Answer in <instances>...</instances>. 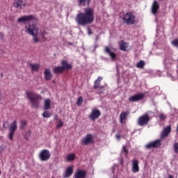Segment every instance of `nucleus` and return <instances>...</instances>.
I'll list each match as a JSON object with an SVG mask.
<instances>
[{
  "label": "nucleus",
  "instance_id": "nucleus-11",
  "mask_svg": "<svg viewBox=\"0 0 178 178\" xmlns=\"http://www.w3.org/2000/svg\"><path fill=\"white\" fill-rule=\"evenodd\" d=\"M13 5L15 7V8L21 10H23L25 8V7L30 6V4L24 2V0H15Z\"/></svg>",
  "mask_w": 178,
  "mask_h": 178
},
{
  "label": "nucleus",
  "instance_id": "nucleus-28",
  "mask_svg": "<svg viewBox=\"0 0 178 178\" xmlns=\"http://www.w3.org/2000/svg\"><path fill=\"white\" fill-rule=\"evenodd\" d=\"M29 67H31V70L32 71H36L38 72L40 69V65L39 64H29Z\"/></svg>",
  "mask_w": 178,
  "mask_h": 178
},
{
  "label": "nucleus",
  "instance_id": "nucleus-12",
  "mask_svg": "<svg viewBox=\"0 0 178 178\" xmlns=\"http://www.w3.org/2000/svg\"><path fill=\"white\" fill-rule=\"evenodd\" d=\"M161 145V140H156L155 141H152L145 145V147L146 149H152V148H158Z\"/></svg>",
  "mask_w": 178,
  "mask_h": 178
},
{
  "label": "nucleus",
  "instance_id": "nucleus-24",
  "mask_svg": "<svg viewBox=\"0 0 178 178\" xmlns=\"http://www.w3.org/2000/svg\"><path fill=\"white\" fill-rule=\"evenodd\" d=\"M61 65L63 66H61V67H63V70H64V71L65 70H72V65L70 64H68L67 60H61Z\"/></svg>",
  "mask_w": 178,
  "mask_h": 178
},
{
  "label": "nucleus",
  "instance_id": "nucleus-39",
  "mask_svg": "<svg viewBox=\"0 0 178 178\" xmlns=\"http://www.w3.org/2000/svg\"><path fill=\"white\" fill-rule=\"evenodd\" d=\"M88 34L91 35L92 34V29L90 28H88Z\"/></svg>",
  "mask_w": 178,
  "mask_h": 178
},
{
  "label": "nucleus",
  "instance_id": "nucleus-43",
  "mask_svg": "<svg viewBox=\"0 0 178 178\" xmlns=\"http://www.w3.org/2000/svg\"><path fill=\"white\" fill-rule=\"evenodd\" d=\"M6 123H3V128H7L6 127Z\"/></svg>",
  "mask_w": 178,
  "mask_h": 178
},
{
  "label": "nucleus",
  "instance_id": "nucleus-22",
  "mask_svg": "<svg viewBox=\"0 0 178 178\" xmlns=\"http://www.w3.org/2000/svg\"><path fill=\"white\" fill-rule=\"evenodd\" d=\"M129 47V43L125 42L124 40H121L120 42H119V49L121 51H127V49Z\"/></svg>",
  "mask_w": 178,
  "mask_h": 178
},
{
  "label": "nucleus",
  "instance_id": "nucleus-5",
  "mask_svg": "<svg viewBox=\"0 0 178 178\" xmlns=\"http://www.w3.org/2000/svg\"><path fill=\"white\" fill-rule=\"evenodd\" d=\"M136 17L131 12H127L123 15L122 19L124 24L133 25L136 22Z\"/></svg>",
  "mask_w": 178,
  "mask_h": 178
},
{
  "label": "nucleus",
  "instance_id": "nucleus-40",
  "mask_svg": "<svg viewBox=\"0 0 178 178\" xmlns=\"http://www.w3.org/2000/svg\"><path fill=\"white\" fill-rule=\"evenodd\" d=\"M58 115H54V120H58Z\"/></svg>",
  "mask_w": 178,
  "mask_h": 178
},
{
  "label": "nucleus",
  "instance_id": "nucleus-17",
  "mask_svg": "<svg viewBox=\"0 0 178 178\" xmlns=\"http://www.w3.org/2000/svg\"><path fill=\"white\" fill-rule=\"evenodd\" d=\"M86 171L84 170H78L74 174V178H86Z\"/></svg>",
  "mask_w": 178,
  "mask_h": 178
},
{
  "label": "nucleus",
  "instance_id": "nucleus-33",
  "mask_svg": "<svg viewBox=\"0 0 178 178\" xmlns=\"http://www.w3.org/2000/svg\"><path fill=\"white\" fill-rule=\"evenodd\" d=\"M83 97H79V98H78V101H76V105H78L79 106H81L83 103Z\"/></svg>",
  "mask_w": 178,
  "mask_h": 178
},
{
  "label": "nucleus",
  "instance_id": "nucleus-20",
  "mask_svg": "<svg viewBox=\"0 0 178 178\" xmlns=\"http://www.w3.org/2000/svg\"><path fill=\"white\" fill-rule=\"evenodd\" d=\"M130 112L129 111L125 112H122L120 115V122L123 124L127 120V115H129Z\"/></svg>",
  "mask_w": 178,
  "mask_h": 178
},
{
  "label": "nucleus",
  "instance_id": "nucleus-25",
  "mask_svg": "<svg viewBox=\"0 0 178 178\" xmlns=\"http://www.w3.org/2000/svg\"><path fill=\"white\" fill-rule=\"evenodd\" d=\"M64 72H65V70H63V67H62V66H57V67H54V68H53V73H54L56 74H62Z\"/></svg>",
  "mask_w": 178,
  "mask_h": 178
},
{
  "label": "nucleus",
  "instance_id": "nucleus-30",
  "mask_svg": "<svg viewBox=\"0 0 178 178\" xmlns=\"http://www.w3.org/2000/svg\"><path fill=\"white\" fill-rule=\"evenodd\" d=\"M145 66V63L143 60H140L136 65L137 68L143 69Z\"/></svg>",
  "mask_w": 178,
  "mask_h": 178
},
{
  "label": "nucleus",
  "instance_id": "nucleus-6",
  "mask_svg": "<svg viewBox=\"0 0 178 178\" xmlns=\"http://www.w3.org/2000/svg\"><path fill=\"white\" fill-rule=\"evenodd\" d=\"M150 120V118L147 114H144L138 118L137 120V124L139 126H145L147 125Z\"/></svg>",
  "mask_w": 178,
  "mask_h": 178
},
{
  "label": "nucleus",
  "instance_id": "nucleus-16",
  "mask_svg": "<svg viewBox=\"0 0 178 178\" xmlns=\"http://www.w3.org/2000/svg\"><path fill=\"white\" fill-rule=\"evenodd\" d=\"M172 131V127L170 125L167 126L165 127L161 134V138L163 139L165 137H168V135L170 134Z\"/></svg>",
  "mask_w": 178,
  "mask_h": 178
},
{
  "label": "nucleus",
  "instance_id": "nucleus-26",
  "mask_svg": "<svg viewBox=\"0 0 178 178\" xmlns=\"http://www.w3.org/2000/svg\"><path fill=\"white\" fill-rule=\"evenodd\" d=\"M91 2V0H79V6H88Z\"/></svg>",
  "mask_w": 178,
  "mask_h": 178
},
{
  "label": "nucleus",
  "instance_id": "nucleus-47",
  "mask_svg": "<svg viewBox=\"0 0 178 178\" xmlns=\"http://www.w3.org/2000/svg\"><path fill=\"white\" fill-rule=\"evenodd\" d=\"M177 131H178V124H177Z\"/></svg>",
  "mask_w": 178,
  "mask_h": 178
},
{
  "label": "nucleus",
  "instance_id": "nucleus-29",
  "mask_svg": "<svg viewBox=\"0 0 178 178\" xmlns=\"http://www.w3.org/2000/svg\"><path fill=\"white\" fill-rule=\"evenodd\" d=\"M51 108V100L49 99H47L44 100V109L48 110Z\"/></svg>",
  "mask_w": 178,
  "mask_h": 178
},
{
  "label": "nucleus",
  "instance_id": "nucleus-7",
  "mask_svg": "<svg viewBox=\"0 0 178 178\" xmlns=\"http://www.w3.org/2000/svg\"><path fill=\"white\" fill-rule=\"evenodd\" d=\"M17 129V122L16 120H14V122H12L10 124V127L9 128L10 133L8 134V138L13 141L14 138L15 132Z\"/></svg>",
  "mask_w": 178,
  "mask_h": 178
},
{
  "label": "nucleus",
  "instance_id": "nucleus-21",
  "mask_svg": "<svg viewBox=\"0 0 178 178\" xmlns=\"http://www.w3.org/2000/svg\"><path fill=\"white\" fill-rule=\"evenodd\" d=\"M74 172V168L72 165L68 166L67 170H65V173H64V178L70 177L72 175Z\"/></svg>",
  "mask_w": 178,
  "mask_h": 178
},
{
  "label": "nucleus",
  "instance_id": "nucleus-38",
  "mask_svg": "<svg viewBox=\"0 0 178 178\" xmlns=\"http://www.w3.org/2000/svg\"><path fill=\"white\" fill-rule=\"evenodd\" d=\"M166 118V116L164 114H160L159 115V119L161 120H164Z\"/></svg>",
  "mask_w": 178,
  "mask_h": 178
},
{
  "label": "nucleus",
  "instance_id": "nucleus-45",
  "mask_svg": "<svg viewBox=\"0 0 178 178\" xmlns=\"http://www.w3.org/2000/svg\"><path fill=\"white\" fill-rule=\"evenodd\" d=\"M98 39H99V37L97 36L95 40H97Z\"/></svg>",
  "mask_w": 178,
  "mask_h": 178
},
{
  "label": "nucleus",
  "instance_id": "nucleus-8",
  "mask_svg": "<svg viewBox=\"0 0 178 178\" xmlns=\"http://www.w3.org/2000/svg\"><path fill=\"white\" fill-rule=\"evenodd\" d=\"M51 158V153L48 149H43L39 153V159L42 161H47Z\"/></svg>",
  "mask_w": 178,
  "mask_h": 178
},
{
  "label": "nucleus",
  "instance_id": "nucleus-34",
  "mask_svg": "<svg viewBox=\"0 0 178 178\" xmlns=\"http://www.w3.org/2000/svg\"><path fill=\"white\" fill-rule=\"evenodd\" d=\"M42 115H43V118H49V117H51V114L48 111H44V113H43Z\"/></svg>",
  "mask_w": 178,
  "mask_h": 178
},
{
  "label": "nucleus",
  "instance_id": "nucleus-31",
  "mask_svg": "<svg viewBox=\"0 0 178 178\" xmlns=\"http://www.w3.org/2000/svg\"><path fill=\"white\" fill-rule=\"evenodd\" d=\"M171 44H172L173 47H175L178 48V39L173 40L171 42Z\"/></svg>",
  "mask_w": 178,
  "mask_h": 178
},
{
  "label": "nucleus",
  "instance_id": "nucleus-13",
  "mask_svg": "<svg viewBox=\"0 0 178 178\" xmlns=\"http://www.w3.org/2000/svg\"><path fill=\"white\" fill-rule=\"evenodd\" d=\"M145 97V95L143 93L136 94L129 97L128 100L130 102H136L142 100Z\"/></svg>",
  "mask_w": 178,
  "mask_h": 178
},
{
  "label": "nucleus",
  "instance_id": "nucleus-48",
  "mask_svg": "<svg viewBox=\"0 0 178 178\" xmlns=\"http://www.w3.org/2000/svg\"><path fill=\"white\" fill-rule=\"evenodd\" d=\"M1 76L3 77V74H1Z\"/></svg>",
  "mask_w": 178,
  "mask_h": 178
},
{
  "label": "nucleus",
  "instance_id": "nucleus-10",
  "mask_svg": "<svg viewBox=\"0 0 178 178\" xmlns=\"http://www.w3.org/2000/svg\"><path fill=\"white\" fill-rule=\"evenodd\" d=\"M101 115L102 113L99 109L94 108L88 115V118L92 121H95V120H97L101 116Z\"/></svg>",
  "mask_w": 178,
  "mask_h": 178
},
{
  "label": "nucleus",
  "instance_id": "nucleus-42",
  "mask_svg": "<svg viewBox=\"0 0 178 178\" xmlns=\"http://www.w3.org/2000/svg\"><path fill=\"white\" fill-rule=\"evenodd\" d=\"M2 92L0 90V101L1 100Z\"/></svg>",
  "mask_w": 178,
  "mask_h": 178
},
{
  "label": "nucleus",
  "instance_id": "nucleus-46",
  "mask_svg": "<svg viewBox=\"0 0 178 178\" xmlns=\"http://www.w3.org/2000/svg\"><path fill=\"white\" fill-rule=\"evenodd\" d=\"M1 175V168H0V175Z\"/></svg>",
  "mask_w": 178,
  "mask_h": 178
},
{
  "label": "nucleus",
  "instance_id": "nucleus-49",
  "mask_svg": "<svg viewBox=\"0 0 178 178\" xmlns=\"http://www.w3.org/2000/svg\"><path fill=\"white\" fill-rule=\"evenodd\" d=\"M51 178H55V177H51Z\"/></svg>",
  "mask_w": 178,
  "mask_h": 178
},
{
  "label": "nucleus",
  "instance_id": "nucleus-18",
  "mask_svg": "<svg viewBox=\"0 0 178 178\" xmlns=\"http://www.w3.org/2000/svg\"><path fill=\"white\" fill-rule=\"evenodd\" d=\"M160 8V6L159 4V3L156 1H154L152 5V8H151V12L154 15H156L158 10Z\"/></svg>",
  "mask_w": 178,
  "mask_h": 178
},
{
  "label": "nucleus",
  "instance_id": "nucleus-19",
  "mask_svg": "<svg viewBox=\"0 0 178 178\" xmlns=\"http://www.w3.org/2000/svg\"><path fill=\"white\" fill-rule=\"evenodd\" d=\"M104 52L106 54H107L111 57L112 60H114L116 59L117 55L114 52H112L110 47H104Z\"/></svg>",
  "mask_w": 178,
  "mask_h": 178
},
{
  "label": "nucleus",
  "instance_id": "nucleus-4",
  "mask_svg": "<svg viewBox=\"0 0 178 178\" xmlns=\"http://www.w3.org/2000/svg\"><path fill=\"white\" fill-rule=\"evenodd\" d=\"M17 22L18 23H24L25 24V26L27 24H29L30 22L32 24H36L38 22V19L33 16V15H26V16H22L18 19H17Z\"/></svg>",
  "mask_w": 178,
  "mask_h": 178
},
{
  "label": "nucleus",
  "instance_id": "nucleus-2",
  "mask_svg": "<svg viewBox=\"0 0 178 178\" xmlns=\"http://www.w3.org/2000/svg\"><path fill=\"white\" fill-rule=\"evenodd\" d=\"M26 98L29 99V102H31V105H32V107L33 108H38L40 101L42 100V97L33 92V91H28L26 92Z\"/></svg>",
  "mask_w": 178,
  "mask_h": 178
},
{
  "label": "nucleus",
  "instance_id": "nucleus-41",
  "mask_svg": "<svg viewBox=\"0 0 178 178\" xmlns=\"http://www.w3.org/2000/svg\"><path fill=\"white\" fill-rule=\"evenodd\" d=\"M115 138L118 140L120 139L121 136L120 135H115Z\"/></svg>",
  "mask_w": 178,
  "mask_h": 178
},
{
  "label": "nucleus",
  "instance_id": "nucleus-9",
  "mask_svg": "<svg viewBox=\"0 0 178 178\" xmlns=\"http://www.w3.org/2000/svg\"><path fill=\"white\" fill-rule=\"evenodd\" d=\"M103 78L102 76H98L97 79L94 81V89H98V93H103L104 86H100L101 81H102Z\"/></svg>",
  "mask_w": 178,
  "mask_h": 178
},
{
  "label": "nucleus",
  "instance_id": "nucleus-32",
  "mask_svg": "<svg viewBox=\"0 0 178 178\" xmlns=\"http://www.w3.org/2000/svg\"><path fill=\"white\" fill-rule=\"evenodd\" d=\"M64 125V122L62 120H58V122L57 124V126L56 127L57 129H59L62 127Z\"/></svg>",
  "mask_w": 178,
  "mask_h": 178
},
{
  "label": "nucleus",
  "instance_id": "nucleus-37",
  "mask_svg": "<svg viewBox=\"0 0 178 178\" xmlns=\"http://www.w3.org/2000/svg\"><path fill=\"white\" fill-rule=\"evenodd\" d=\"M122 151L124 152L125 156H127V154L129 153V150L127 149V148L124 145L122 146Z\"/></svg>",
  "mask_w": 178,
  "mask_h": 178
},
{
  "label": "nucleus",
  "instance_id": "nucleus-35",
  "mask_svg": "<svg viewBox=\"0 0 178 178\" xmlns=\"http://www.w3.org/2000/svg\"><path fill=\"white\" fill-rule=\"evenodd\" d=\"M26 124H27V122L26 120L21 121V129H24Z\"/></svg>",
  "mask_w": 178,
  "mask_h": 178
},
{
  "label": "nucleus",
  "instance_id": "nucleus-15",
  "mask_svg": "<svg viewBox=\"0 0 178 178\" xmlns=\"http://www.w3.org/2000/svg\"><path fill=\"white\" fill-rule=\"evenodd\" d=\"M131 171L134 173H136L140 171L139 161L137 159L132 160Z\"/></svg>",
  "mask_w": 178,
  "mask_h": 178
},
{
  "label": "nucleus",
  "instance_id": "nucleus-1",
  "mask_svg": "<svg viewBox=\"0 0 178 178\" xmlns=\"http://www.w3.org/2000/svg\"><path fill=\"white\" fill-rule=\"evenodd\" d=\"M94 9L86 8L83 9V13H79L75 17V22L78 26H85L93 23L95 20Z\"/></svg>",
  "mask_w": 178,
  "mask_h": 178
},
{
  "label": "nucleus",
  "instance_id": "nucleus-27",
  "mask_svg": "<svg viewBox=\"0 0 178 178\" xmlns=\"http://www.w3.org/2000/svg\"><path fill=\"white\" fill-rule=\"evenodd\" d=\"M76 159V154L74 153H71L67 156V158H65V161H73Z\"/></svg>",
  "mask_w": 178,
  "mask_h": 178
},
{
  "label": "nucleus",
  "instance_id": "nucleus-14",
  "mask_svg": "<svg viewBox=\"0 0 178 178\" xmlns=\"http://www.w3.org/2000/svg\"><path fill=\"white\" fill-rule=\"evenodd\" d=\"M93 137L92 134H87L84 138L81 139V143L84 145H88L90 143H93Z\"/></svg>",
  "mask_w": 178,
  "mask_h": 178
},
{
  "label": "nucleus",
  "instance_id": "nucleus-44",
  "mask_svg": "<svg viewBox=\"0 0 178 178\" xmlns=\"http://www.w3.org/2000/svg\"><path fill=\"white\" fill-rule=\"evenodd\" d=\"M168 178H174V177H173V176H172V175H169V176H168Z\"/></svg>",
  "mask_w": 178,
  "mask_h": 178
},
{
  "label": "nucleus",
  "instance_id": "nucleus-23",
  "mask_svg": "<svg viewBox=\"0 0 178 178\" xmlns=\"http://www.w3.org/2000/svg\"><path fill=\"white\" fill-rule=\"evenodd\" d=\"M44 79H46L47 81L51 80L53 78V75L51 72L50 69H44Z\"/></svg>",
  "mask_w": 178,
  "mask_h": 178
},
{
  "label": "nucleus",
  "instance_id": "nucleus-50",
  "mask_svg": "<svg viewBox=\"0 0 178 178\" xmlns=\"http://www.w3.org/2000/svg\"><path fill=\"white\" fill-rule=\"evenodd\" d=\"M177 62H178V59H177Z\"/></svg>",
  "mask_w": 178,
  "mask_h": 178
},
{
  "label": "nucleus",
  "instance_id": "nucleus-3",
  "mask_svg": "<svg viewBox=\"0 0 178 178\" xmlns=\"http://www.w3.org/2000/svg\"><path fill=\"white\" fill-rule=\"evenodd\" d=\"M25 30H26V33L28 34L33 36V43H38L40 42V38L37 37L39 33V29L36 24L29 22V24L25 26Z\"/></svg>",
  "mask_w": 178,
  "mask_h": 178
},
{
  "label": "nucleus",
  "instance_id": "nucleus-36",
  "mask_svg": "<svg viewBox=\"0 0 178 178\" xmlns=\"http://www.w3.org/2000/svg\"><path fill=\"white\" fill-rule=\"evenodd\" d=\"M175 152L178 154V143H176L173 145Z\"/></svg>",
  "mask_w": 178,
  "mask_h": 178
}]
</instances>
